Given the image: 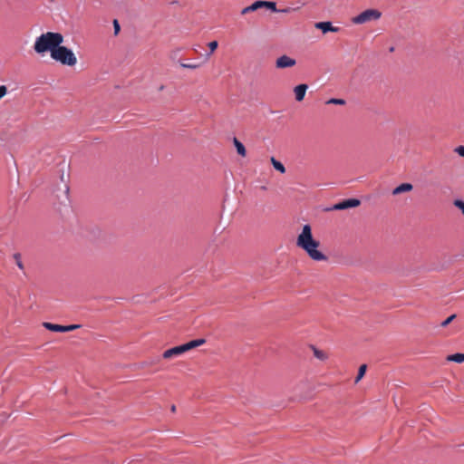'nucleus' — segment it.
Instances as JSON below:
<instances>
[{"instance_id": "obj_1", "label": "nucleus", "mask_w": 464, "mask_h": 464, "mask_svg": "<svg viewBox=\"0 0 464 464\" xmlns=\"http://www.w3.org/2000/svg\"><path fill=\"white\" fill-rule=\"evenodd\" d=\"M296 246L304 250L313 261L328 260V256L319 249L321 244L313 237L312 227L308 224L303 227L301 233L297 236Z\"/></svg>"}, {"instance_id": "obj_2", "label": "nucleus", "mask_w": 464, "mask_h": 464, "mask_svg": "<svg viewBox=\"0 0 464 464\" xmlns=\"http://www.w3.org/2000/svg\"><path fill=\"white\" fill-rule=\"evenodd\" d=\"M63 35L60 33L46 32L36 37L34 44V50L38 54H44L47 52L52 56V52L63 43Z\"/></svg>"}, {"instance_id": "obj_3", "label": "nucleus", "mask_w": 464, "mask_h": 464, "mask_svg": "<svg viewBox=\"0 0 464 464\" xmlns=\"http://www.w3.org/2000/svg\"><path fill=\"white\" fill-rule=\"evenodd\" d=\"M51 58L66 66H74L77 63V57L73 52L62 44H60L56 50L52 52Z\"/></svg>"}, {"instance_id": "obj_4", "label": "nucleus", "mask_w": 464, "mask_h": 464, "mask_svg": "<svg viewBox=\"0 0 464 464\" xmlns=\"http://www.w3.org/2000/svg\"><path fill=\"white\" fill-rule=\"evenodd\" d=\"M206 343L205 339H196L192 340L187 343H184L182 345L175 346L170 349L166 350L162 353V357L164 359H171L173 357L179 356L186 352H188L191 349H194L196 347H198Z\"/></svg>"}, {"instance_id": "obj_5", "label": "nucleus", "mask_w": 464, "mask_h": 464, "mask_svg": "<svg viewBox=\"0 0 464 464\" xmlns=\"http://www.w3.org/2000/svg\"><path fill=\"white\" fill-rule=\"evenodd\" d=\"M382 17V12L378 9H366L360 13L358 15L352 18V23L354 24H363L372 21H377Z\"/></svg>"}, {"instance_id": "obj_6", "label": "nucleus", "mask_w": 464, "mask_h": 464, "mask_svg": "<svg viewBox=\"0 0 464 464\" xmlns=\"http://www.w3.org/2000/svg\"><path fill=\"white\" fill-rule=\"evenodd\" d=\"M263 7L270 9L273 12H277L276 5L275 2L258 0V1H256L255 3H253L251 5L243 8L241 11V14H246L250 12H255V11L258 10L259 8H263Z\"/></svg>"}, {"instance_id": "obj_7", "label": "nucleus", "mask_w": 464, "mask_h": 464, "mask_svg": "<svg viewBox=\"0 0 464 464\" xmlns=\"http://www.w3.org/2000/svg\"><path fill=\"white\" fill-rule=\"evenodd\" d=\"M43 326L49 331L61 333L74 331L81 327L80 324L61 325L47 322L44 323Z\"/></svg>"}, {"instance_id": "obj_8", "label": "nucleus", "mask_w": 464, "mask_h": 464, "mask_svg": "<svg viewBox=\"0 0 464 464\" xmlns=\"http://www.w3.org/2000/svg\"><path fill=\"white\" fill-rule=\"evenodd\" d=\"M361 204L357 198H349L343 200L337 204H334L330 209L331 210H344L352 208H356Z\"/></svg>"}, {"instance_id": "obj_9", "label": "nucleus", "mask_w": 464, "mask_h": 464, "mask_svg": "<svg viewBox=\"0 0 464 464\" xmlns=\"http://www.w3.org/2000/svg\"><path fill=\"white\" fill-rule=\"evenodd\" d=\"M296 63L295 60L287 56L282 55L276 59V66L280 69L289 68L295 66Z\"/></svg>"}, {"instance_id": "obj_10", "label": "nucleus", "mask_w": 464, "mask_h": 464, "mask_svg": "<svg viewBox=\"0 0 464 464\" xmlns=\"http://www.w3.org/2000/svg\"><path fill=\"white\" fill-rule=\"evenodd\" d=\"M315 27L317 29L322 30L324 34L328 32H334L336 33L340 30L339 27L333 26L331 22H319L315 24Z\"/></svg>"}, {"instance_id": "obj_11", "label": "nucleus", "mask_w": 464, "mask_h": 464, "mask_svg": "<svg viewBox=\"0 0 464 464\" xmlns=\"http://www.w3.org/2000/svg\"><path fill=\"white\" fill-rule=\"evenodd\" d=\"M307 88L308 86L306 84H299L295 87L294 92L297 102H302L304 100Z\"/></svg>"}, {"instance_id": "obj_12", "label": "nucleus", "mask_w": 464, "mask_h": 464, "mask_svg": "<svg viewBox=\"0 0 464 464\" xmlns=\"http://www.w3.org/2000/svg\"><path fill=\"white\" fill-rule=\"evenodd\" d=\"M413 188L411 183H401L392 190V195L396 196L404 192H410Z\"/></svg>"}, {"instance_id": "obj_13", "label": "nucleus", "mask_w": 464, "mask_h": 464, "mask_svg": "<svg viewBox=\"0 0 464 464\" xmlns=\"http://www.w3.org/2000/svg\"><path fill=\"white\" fill-rule=\"evenodd\" d=\"M233 143L237 149V153L240 156L245 157L246 155V150L244 144L241 141H239L237 138H234Z\"/></svg>"}, {"instance_id": "obj_14", "label": "nucleus", "mask_w": 464, "mask_h": 464, "mask_svg": "<svg viewBox=\"0 0 464 464\" xmlns=\"http://www.w3.org/2000/svg\"><path fill=\"white\" fill-rule=\"evenodd\" d=\"M270 161H271L273 167L275 168V169H276L277 171H279L282 174H284L285 172V168L283 165V163H281L280 161L276 160L275 157H271Z\"/></svg>"}, {"instance_id": "obj_15", "label": "nucleus", "mask_w": 464, "mask_h": 464, "mask_svg": "<svg viewBox=\"0 0 464 464\" xmlns=\"http://www.w3.org/2000/svg\"><path fill=\"white\" fill-rule=\"evenodd\" d=\"M447 361L462 363L464 362V353L450 354L447 357Z\"/></svg>"}, {"instance_id": "obj_16", "label": "nucleus", "mask_w": 464, "mask_h": 464, "mask_svg": "<svg viewBox=\"0 0 464 464\" xmlns=\"http://www.w3.org/2000/svg\"><path fill=\"white\" fill-rule=\"evenodd\" d=\"M313 352H314V357L321 361H325L328 358V355L325 352L319 350L315 347H313Z\"/></svg>"}, {"instance_id": "obj_17", "label": "nucleus", "mask_w": 464, "mask_h": 464, "mask_svg": "<svg viewBox=\"0 0 464 464\" xmlns=\"http://www.w3.org/2000/svg\"><path fill=\"white\" fill-rule=\"evenodd\" d=\"M367 366L366 364H362L359 368L358 374L355 378V382L357 383L365 374Z\"/></svg>"}, {"instance_id": "obj_18", "label": "nucleus", "mask_w": 464, "mask_h": 464, "mask_svg": "<svg viewBox=\"0 0 464 464\" xmlns=\"http://www.w3.org/2000/svg\"><path fill=\"white\" fill-rule=\"evenodd\" d=\"M13 257H14V259L15 261L16 266L21 270H24V264H23L22 259H21V255L19 253H15V254H14Z\"/></svg>"}, {"instance_id": "obj_19", "label": "nucleus", "mask_w": 464, "mask_h": 464, "mask_svg": "<svg viewBox=\"0 0 464 464\" xmlns=\"http://www.w3.org/2000/svg\"><path fill=\"white\" fill-rule=\"evenodd\" d=\"M179 65L182 68H186V69H197L200 66V64H198V63H183V62H180Z\"/></svg>"}, {"instance_id": "obj_20", "label": "nucleus", "mask_w": 464, "mask_h": 464, "mask_svg": "<svg viewBox=\"0 0 464 464\" xmlns=\"http://www.w3.org/2000/svg\"><path fill=\"white\" fill-rule=\"evenodd\" d=\"M326 103L327 104L343 105L345 103V101L343 99L332 98V99L328 100Z\"/></svg>"}, {"instance_id": "obj_21", "label": "nucleus", "mask_w": 464, "mask_h": 464, "mask_svg": "<svg viewBox=\"0 0 464 464\" xmlns=\"http://www.w3.org/2000/svg\"><path fill=\"white\" fill-rule=\"evenodd\" d=\"M453 205L458 208L464 215V201L460 199H455Z\"/></svg>"}, {"instance_id": "obj_22", "label": "nucleus", "mask_w": 464, "mask_h": 464, "mask_svg": "<svg viewBox=\"0 0 464 464\" xmlns=\"http://www.w3.org/2000/svg\"><path fill=\"white\" fill-rule=\"evenodd\" d=\"M208 46L210 50V53L208 54V56H209L214 51H216V49L218 46V44L217 41H212V42L208 43Z\"/></svg>"}, {"instance_id": "obj_23", "label": "nucleus", "mask_w": 464, "mask_h": 464, "mask_svg": "<svg viewBox=\"0 0 464 464\" xmlns=\"http://www.w3.org/2000/svg\"><path fill=\"white\" fill-rule=\"evenodd\" d=\"M456 318V314H451L450 316H449L447 319H445L441 324L440 325L442 327H446L448 326L454 319Z\"/></svg>"}, {"instance_id": "obj_24", "label": "nucleus", "mask_w": 464, "mask_h": 464, "mask_svg": "<svg viewBox=\"0 0 464 464\" xmlns=\"http://www.w3.org/2000/svg\"><path fill=\"white\" fill-rule=\"evenodd\" d=\"M113 28H114V34L117 35L121 30V26H120L118 20H116V19L113 20Z\"/></svg>"}, {"instance_id": "obj_25", "label": "nucleus", "mask_w": 464, "mask_h": 464, "mask_svg": "<svg viewBox=\"0 0 464 464\" xmlns=\"http://www.w3.org/2000/svg\"><path fill=\"white\" fill-rule=\"evenodd\" d=\"M7 93V88L5 85L0 86V100Z\"/></svg>"}, {"instance_id": "obj_26", "label": "nucleus", "mask_w": 464, "mask_h": 464, "mask_svg": "<svg viewBox=\"0 0 464 464\" xmlns=\"http://www.w3.org/2000/svg\"><path fill=\"white\" fill-rule=\"evenodd\" d=\"M68 194H69V188L67 185H64V190H63V197L65 200L68 201Z\"/></svg>"}, {"instance_id": "obj_27", "label": "nucleus", "mask_w": 464, "mask_h": 464, "mask_svg": "<svg viewBox=\"0 0 464 464\" xmlns=\"http://www.w3.org/2000/svg\"><path fill=\"white\" fill-rule=\"evenodd\" d=\"M456 151L462 157H464V146H459L456 149Z\"/></svg>"}, {"instance_id": "obj_28", "label": "nucleus", "mask_w": 464, "mask_h": 464, "mask_svg": "<svg viewBox=\"0 0 464 464\" xmlns=\"http://www.w3.org/2000/svg\"><path fill=\"white\" fill-rule=\"evenodd\" d=\"M171 411H172V412L176 411V406H175V405H172V407H171Z\"/></svg>"}]
</instances>
